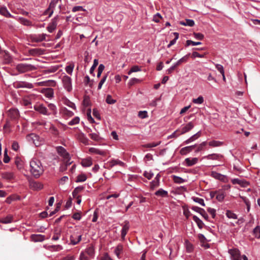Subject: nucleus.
<instances>
[{
    "instance_id": "obj_11",
    "label": "nucleus",
    "mask_w": 260,
    "mask_h": 260,
    "mask_svg": "<svg viewBox=\"0 0 260 260\" xmlns=\"http://www.w3.org/2000/svg\"><path fill=\"white\" fill-rule=\"evenodd\" d=\"M191 209L196 212L200 213L205 220H208V215L204 209L197 206H193Z\"/></svg>"
},
{
    "instance_id": "obj_33",
    "label": "nucleus",
    "mask_w": 260,
    "mask_h": 260,
    "mask_svg": "<svg viewBox=\"0 0 260 260\" xmlns=\"http://www.w3.org/2000/svg\"><path fill=\"white\" fill-rule=\"evenodd\" d=\"M252 235L256 239H260V226L257 225L252 231Z\"/></svg>"
},
{
    "instance_id": "obj_25",
    "label": "nucleus",
    "mask_w": 260,
    "mask_h": 260,
    "mask_svg": "<svg viewBox=\"0 0 260 260\" xmlns=\"http://www.w3.org/2000/svg\"><path fill=\"white\" fill-rule=\"evenodd\" d=\"M2 177L10 181L14 179V175L12 172H5L2 174Z\"/></svg>"
},
{
    "instance_id": "obj_12",
    "label": "nucleus",
    "mask_w": 260,
    "mask_h": 260,
    "mask_svg": "<svg viewBox=\"0 0 260 260\" xmlns=\"http://www.w3.org/2000/svg\"><path fill=\"white\" fill-rule=\"evenodd\" d=\"M56 150L58 153L62 156L64 159H69V154L66 151V149L63 147L62 146H58L56 147Z\"/></svg>"
},
{
    "instance_id": "obj_16",
    "label": "nucleus",
    "mask_w": 260,
    "mask_h": 260,
    "mask_svg": "<svg viewBox=\"0 0 260 260\" xmlns=\"http://www.w3.org/2000/svg\"><path fill=\"white\" fill-rule=\"evenodd\" d=\"M193 127L194 124L192 122H189L187 124L182 126L181 131L180 132V135L188 132L191 129H192Z\"/></svg>"
},
{
    "instance_id": "obj_57",
    "label": "nucleus",
    "mask_w": 260,
    "mask_h": 260,
    "mask_svg": "<svg viewBox=\"0 0 260 260\" xmlns=\"http://www.w3.org/2000/svg\"><path fill=\"white\" fill-rule=\"evenodd\" d=\"M173 34L174 36H175V38L173 40H172V41H170V43L168 45V48H170L171 46L174 45L176 43L177 39L178 38V37H179L178 33L174 32V33H173Z\"/></svg>"
},
{
    "instance_id": "obj_4",
    "label": "nucleus",
    "mask_w": 260,
    "mask_h": 260,
    "mask_svg": "<svg viewBox=\"0 0 260 260\" xmlns=\"http://www.w3.org/2000/svg\"><path fill=\"white\" fill-rule=\"evenodd\" d=\"M8 117L12 120H16L19 117V111L15 108L10 109L7 112Z\"/></svg>"
},
{
    "instance_id": "obj_50",
    "label": "nucleus",
    "mask_w": 260,
    "mask_h": 260,
    "mask_svg": "<svg viewBox=\"0 0 260 260\" xmlns=\"http://www.w3.org/2000/svg\"><path fill=\"white\" fill-rule=\"evenodd\" d=\"M241 198L246 205L247 211H249L250 208V202L249 199L245 197H241Z\"/></svg>"
},
{
    "instance_id": "obj_40",
    "label": "nucleus",
    "mask_w": 260,
    "mask_h": 260,
    "mask_svg": "<svg viewBox=\"0 0 260 260\" xmlns=\"http://www.w3.org/2000/svg\"><path fill=\"white\" fill-rule=\"evenodd\" d=\"M225 215L229 218L234 219H236L238 218V216L231 210H226Z\"/></svg>"
},
{
    "instance_id": "obj_20",
    "label": "nucleus",
    "mask_w": 260,
    "mask_h": 260,
    "mask_svg": "<svg viewBox=\"0 0 260 260\" xmlns=\"http://www.w3.org/2000/svg\"><path fill=\"white\" fill-rule=\"evenodd\" d=\"M31 241L37 242H42L45 240V236L42 235L32 234L30 236Z\"/></svg>"
},
{
    "instance_id": "obj_63",
    "label": "nucleus",
    "mask_w": 260,
    "mask_h": 260,
    "mask_svg": "<svg viewBox=\"0 0 260 260\" xmlns=\"http://www.w3.org/2000/svg\"><path fill=\"white\" fill-rule=\"evenodd\" d=\"M183 214L186 217L187 219H188L190 216L191 215V213L188 210L187 208H185V207L183 206Z\"/></svg>"
},
{
    "instance_id": "obj_6",
    "label": "nucleus",
    "mask_w": 260,
    "mask_h": 260,
    "mask_svg": "<svg viewBox=\"0 0 260 260\" xmlns=\"http://www.w3.org/2000/svg\"><path fill=\"white\" fill-rule=\"evenodd\" d=\"M199 159L197 157H187L182 162V165L185 167H191L197 164Z\"/></svg>"
},
{
    "instance_id": "obj_48",
    "label": "nucleus",
    "mask_w": 260,
    "mask_h": 260,
    "mask_svg": "<svg viewBox=\"0 0 260 260\" xmlns=\"http://www.w3.org/2000/svg\"><path fill=\"white\" fill-rule=\"evenodd\" d=\"M123 250V246L122 245H118L115 248L114 252L117 257L119 256V255L122 252Z\"/></svg>"
},
{
    "instance_id": "obj_37",
    "label": "nucleus",
    "mask_w": 260,
    "mask_h": 260,
    "mask_svg": "<svg viewBox=\"0 0 260 260\" xmlns=\"http://www.w3.org/2000/svg\"><path fill=\"white\" fill-rule=\"evenodd\" d=\"M84 188V187L82 186H78L75 188L72 192L73 198H76V197L78 196V194L82 192Z\"/></svg>"
},
{
    "instance_id": "obj_26",
    "label": "nucleus",
    "mask_w": 260,
    "mask_h": 260,
    "mask_svg": "<svg viewBox=\"0 0 260 260\" xmlns=\"http://www.w3.org/2000/svg\"><path fill=\"white\" fill-rule=\"evenodd\" d=\"M223 144L224 143L223 142L216 141V140H212V141L209 142L208 143H207V144H208L209 145V146H210L211 147H220V146H222L223 145Z\"/></svg>"
},
{
    "instance_id": "obj_30",
    "label": "nucleus",
    "mask_w": 260,
    "mask_h": 260,
    "mask_svg": "<svg viewBox=\"0 0 260 260\" xmlns=\"http://www.w3.org/2000/svg\"><path fill=\"white\" fill-rule=\"evenodd\" d=\"M192 219L193 221L197 223L198 228L200 229H202L204 226V223L196 215H193L192 216Z\"/></svg>"
},
{
    "instance_id": "obj_8",
    "label": "nucleus",
    "mask_w": 260,
    "mask_h": 260,
    "mask_svg": "<svg viewBox=\"0 0 260 260\" xmlns=\"http://www.w3.org/2000/svg\"><path fill=\"white\" fill-rule=\"evenodd\" d=\"M34 109L36 111L43 115H49L51 114V112H49L43 105H36Z\"/></svg>"
},
{
    "instance_id": "obj_29",
    "label": "nucleus",
    "mask_w": 260,
    "mask_h": 260,
    "mask_svg": "<svg viewBox=\"0 0 260 260\" xmlns=\"http://www.w3.org/2000/svg\"><path fill=\"white\" fill-rule=\"evenodd\" d=\"M30 186L31 188L35 190H40L43 187V185L41 183L35 181L31 182Z\"/></svg>"
},
{
    "instance_id": "obj_22",
    "label": "nucleus",
    "mask_w": 260,
    "mask_h": 260,
    "mask_svg": "<svg viewBox=\"0 0 260 260\" xmlns=\"http://www.w3.org/2000/svg\"><path fill=\"white\" fill-rule=\"evenodd\" d=\"M129 228V225L128 221H125L124 225L123 226L121 230V238L124 240L125 235H126Z\"/></svg>"
},
{
    "instance_id": "obj_23",
    "label": "nucleus",
    "mask_w": 260,
    "mask_h": 260,
    "mask_svg": "<svg viewBox=\"0 0 260 260\" xmlns=\"http://www.w3.org/2000/svg\"><path fill=\"white\" fill-rule=\"evenodd\" d=\"M78 138L79 140L82 143H83L85 145H88L89 144V140L86 137L85 135L82 133H81L79 134Z\"/></svg>"
},
{
    "instance_id": "obj_46",
    "label": "nucleus",
    "mask_w": 260,
    "mask_h": 260,
    "mask_svg": "<svg viewBox=\"0 0 260 260\" xmlns=\"http://www.w3.org/2000/svg\"><path fill=\"white\" fill-rule=\"evenodd\" d=\"M204 101V98L202 95H200L197 99H193L192 102L196 104H202Z\"/></svg>"
},
{
    "instance_id": "obj_49",
    "label": "nucleus",
    "mask_w": 260,
    "mask_h": 260,
    "mask_svg": "<svg viewBox=\"0 0 260 260\" xmlns=\"http://www.w3.org/2000/svg\"><path fill=\"white\" fill-rule=\"evenodd\" d=\"M19 21L21 24L26 26H30L32 24L31 22L24 18H20Z\"/></svg>"
},
{
    "instance_id": "obj_19",
    "label": "nucleus",
    "mask_w": 260,
    "mask_h": 260,
    "mask_svg": "<svg viewBox=\"0 0 260 260\" xmlns=\"http://www.w3.org/2000/svg\"><path fill=\"white\" fill-rule=\"evenodd\" d=\"M184 245L187 252L190 253L193 251L194 249V246L188 240L186 239L185 240Z\"/></svg>"
},
{
    "instance_id": "obj_17",
    "label": "nucleus",
    "mask_w": 260,
    "mask_h": 260,
    "mask_svg": "<svg viewBox=\"0 0 260 260\" xmlns=\"http://www.w3.org/2000/svg\"><path fill=\"white\" fill-rule=\"evenodd\" d=\"M46 34H42L38 35H35L31 37V40L33 42H40L46 40Z\"/></svg>"
},
{
    "instance_id": "obj_38",
    "label": "nucleus",
    "mask_w": 260,
    "mask_h": 260,
    "mask_svg": "<svg viewBox=\"0 0 260 260\" xmlns=\"http://www.w3.org/2000/svg\"><path fill=\"white\" fill-rule=\"evenodd\" d=\"M0 13L7 17H11L12 16L11 14L9 12L7 9L6 7H1L0 8Z\"/></svg>"
},
{
    "instance_id": "obj_47",
    "label": "nucleus",
    "mask_w": 260,
    "mask_h": 260,
    "mask_svg": "<svg viewBox=\"0 0 260 260\" xmlns=\"http://www.w3.org/2000/svg\"><path fill=\"white\" fill-rule=\"evenodd\" d=\"M192 199L194 202L199 203L203 206H205V204L203 199L195 197H192Z\"/></svg>"
},
{
    "instance_id": "obj_14",
    "label": "nucleus",
    "mask_w": 260,
    "mask_h": 260,
    "mask_svg": "<svg viewBox=\"0 0 260 260\" xmlns=\"http://www.w3.org/2000/svg\"><path fill=\"white\" fill-rule=\"evenodd\" d=\"M201 136V131L198 132L194 135H192L191 137H190L189 138H188L187 140L183 142V143L181 144V146L184 145L185 144H189L191 142H192L198 139L199 138H200Z\"/></svg>"
},
{
    "instance_id": "obj_7",
    "label": "nucleus",
    "mask_w": 260,
    "mask_h": 260,
    "mask_svg": "<svg viewBox=\"0 0 260 260\" xmlns=\"http://www.w3.org/2000/svg\"><path fill=\"white\" fill-rule=\"evenodd\" d=\"M82 234L78 232L74 233L70 236L71 243L73 245H76L81 240Z\"/></svg>"
},
{
    "instance_id": "obj_44",
    "label": "nucleus",
    "mask_w": 260,
    "mask_h": 260,
    "mask_svg": "<svg viewBox=\"0 0 260 260\" xmlns=\"http://www.w3.org/2000/svg\"><path fill=\"white\" fill-rule=\"evenodd\" d=\"M29 53L30 54L35 56L38 54H41L42 50L40 49H32L29 50Z\"/></svg>"
},
{
    "instance_id": "obj_34",
    "label": "nucleus",
    "mask_w": 260,
    "mask_h": 260,
    "mask_svg": "<svg viewBox=\"0 0 260 260\" xmlns=\"http://www.w3.org/2000/svg\"><path fill=\"white\" fill-rule=\"evenodd\" d=\"M116 165H119L120 166L123 167L124 165V164L118 159H113L109 162V167L110 168H112Z\"/></svg>"
},
{
    "instance_id": "obj_10",
    "label": "nucleus",
    "mask_w": 260,
    "mask_h": 260,
    "mask_svg": "<svg viewBox=\"0 0 260 260\" xmlns=\"http://www.w3.org/2000/svg\"><path fill=\"white\" fill-rule=\"evenodd\" d=\"M58 16H56L51 21V22L48 24L47 29L49 32H52L56 28L57 24V20Z\"/></svg>"
},
{
    "instance_id": "obj_31",
    "label": "nucleus",
    "mask_w": 260,
    "mask_h": 260,
    "mask_svg": "<svg viewBox=\"0 0 260 260\" xmlns=\"http://www.w3.org/2000/svg\"><path fill=\"white\" fill-rule=\"evenodd\" d=\"M180 24L184 26H193L194 25V22L192 19H186L184 21H180Z\"/></svg>"
},
{
    "instance_id": "obj_2",
    "label": "nucleus",
    "mask_w": 260,
    "mask_h": 260,
    "mask_svg": "<svg viewBox=\"0 0 260 260\" xmlns=\"http://www.w3.org/2000/svg\"><path fill=\"white\" fill-rule=\"evenodd\" d=\"M16 69L19 73H24L27 72L34 71L37 69V68L30 64L19 63L16 66Z\"/></svg>"
},
{
    "instance_id": "obj_60",
    "label": "nucleus",
    "mask_w": 260,
    "mask_h": 260,
    "mask_svg": "<svg viewBox=\"0 0 260 260\" xmlns=\"http://www.w3.org/2000/svg\"><path fill=\"white\" fill-rule=\"evenodd\" d=\"M179 66V60H178L177 61H176L175 63H174V65L172 67H171L170 68H169L168 70V74H170L173 71L175 70L176 69H177L178 66Z\"/></svg>"
},
{
    "instance_id": "obj_36",
    "label": "nucleus",
    "mask_w": 260,
    "mask_h": 260,
    "mask_svg": "<svg viewBox=\"0 0 260 260\" xmlns=\"http://www.w3.org/2000/svg\"><path fill=\"white\" fill-rule=\"evenodd\" d=\"M13 216L9 215L6 217L0 219V222L5 224L11 223L13 221Z\"/></svg>"
},
{
    "instance_id": "obj_1",
    "label": "nucleus",
    "mask_w": 260,
    "mask_h": 260,
    "mask_svg": "<svg viewBox=\"0 0 260 260\" xmlns=\"http://www.w3.org/2000/svg\"><path fill=\"white\" fill-rule=\"evenodd\" d=\"M30 172L35 178H38L44 172V168L41 161L37 158L32 159L30 162Z\"/></svg>"
},
{
    "instance_id": "obj_55",
    "label": "nucleus",
    "mask_w": 260,
    "mask_h": 260,
    "mask_svg": "<svg viewBox=\"0 0 260 260\" xmlns=\"http://www.w3.org/2000/svg\"><path fill=\"white\" fill-rule=\"evenodd\" d=\"M98 63H99L98 59H94V61H93V64L92 66L91 67V68L90 69V73L91 74H93L95 69L96 68V67L98 65Z\"/></svg>"
},
{
    "instance_id": "obj_43",
    "label": "nucleus",
    "mask_w": 260,
    "mask_h": 260,
    "mask_svg": "<svg viewBox=\"0 0 260 260\" xmlns=\"http://www.w3.org/2000/svg\"><path fill=\"white\" fill-rule=\"evenodd\" d=\"M81 164L83 167H90L92 164L91 159H84L82 160Z\"/></svg>"
},
{
    "instance_id": "obj_61",
    "label": "nucleus",
    "mask_w": 260,
    "mask_h": 260,
    "mask_svg": "<svg viewBox=\"0 0 260 260\" xmlns=\"http://www.w3.org/2000/svg\"><path fill=\"white\" fill-rule=\"evenodd\" d=\"M107 76H108V75L107 74L106 75H104L102 79H101V80L100 81V82L99 83L98 88V89H101L102 85H103V84L105 83V82L106 81V80L107 79Z\"/></svg>"
},
{
    "instance_id": "obj_18",
    "label": "nucleus",
    "mask_w": 260,
    "mask_h": 260,
    "mask_svg": "<svg viewBox=\"0 0 260 260\" xmlns=\"http://www.w3.org/2000/svg\"><path fill=\"white\" fill-rule=\"evenodd\" d=\"M223 156L220 154L212 153L205 156L203 158L211 160H220Z\"/></svg>"
},
{
    "instance_id": "obj_64",
    "label": "nucleus",
    "mask_w": 260,
    "mask_h": 260,
    "mask_svg": "<svg viewBox=\"0 0 260 260\" xmlns=\"http://www.w3.org/2000/svg\"><path fill=\"white\" fill-rule=\"evenodd\" d=\"M89 257L86 254V253L82 252L80 254V260H89Z\"/></svg>"
},
{
    "instance_id": "obj_5",
    "label": "nucleus",
    "mask_w": 260,
    "mask_h": 260,
    "mask_svg": "<svg viewBox=\"0 0 260 260\" xmlns=\"http://www.w3.org/2000/svg\"><path fill=\"white\" fill-rule=\"evenodd\" d=\"M62 81L64 87L68 91H71L72 89L71 78L68 76H64L63 77Z\"/></svg>"
},
{
    "instance_id": "obj_24",
    "label": "nucleus",
    "mask_w": 260,
    "mask_h": 260,
    "mask_svg": "<svg viewBox=\"0 0 260 260\" xmlns=\"http://www.w3.org/2000/svg\"><path fill=\"white\" fill-rule=\"evenodd\" d=\"M207 145V142L206 141L203 142L199 145L196 146V149L194 152L196 153H198L200 151H204L206 149V146Z\"/></svg>"
},
{
    "instance_id": "obj_15",
    "label": "nucleus",
    "mask_w": 260,
    "mask_h": 260,
    "mask_svg": "<svg viewBox=\"0 0 260 260\" xmlns=\"http://www.w3.org/2000/svg\"><path fill=\"white\" fill-rule=\"evenodd\" d=\"M197 144L184 147L180 150V154L182 155H186L191 152L196 147Z\"/></svg>"
},
{
    "instance_id": "obj_41",
    "label": "nucleus",
    "mask_w": 260,
    "mask_h": 260,
    "mask_svg": "<svg viewBox=\"0 0 260 260\" xmlns=\"http://www.w3.org/2000/svg\"><path fill=\"white\" fill-rule=\"evenodd\" d=\"M179 188L177 187L173 188L170 192V196L175 200H177Z\"/></svg>"
},
{
    "instance_id": "obj_28",
    "label": "nucleus",
    "mask_w": 260,
    "mask_h": 260,
    "mask_svg": "<svg viewBox=\"0 0 260 260\" xmlns=\"http://www.w3.org/2000/svg\"><path fill=\"white\" fill-rule=\"evenodd\" d=\"M43 93H44L46 96L50 98L53 96L54 91L52 88H47L43 89Z\"/></svg>"
},
{
    "instance_id": "obj_52",
    "label": "nucleus",
    "mask_w": 260,
    "mask_h": 260,
    "mask_svg": "<svg viewBox=\"0 0 260 260\" xmlns=\"http://www.w3.org/2000/svg\"><path fill=\"white\" fill-rule=\"evenodd\" d=\"M202 43L201 42H193L191 40H187L186 42V46H189L190 45L196 46L201 45Z\"/></svg>"
},
{
    "instance_id": "obj_56",
    "label": "nucleus",
    "mask_w": 260,
    "mask_h": 260,
    "mask_svg": "<svg viewBox=\"0 0 260 260\" xmlns=\"http://www.w3.org/2000/svg\"><path fill=\"white\" fill-rule=\"evenodd\" d=\"M141 70V68L139 66H134L132 67L131 70L128 71V74L130 75L132 73L139 72Z\"/></svg>"
},
{
    "instance_id": "obj_54",
    "label": "nucleus",
    "mask_w": 260,
    "mask_h": 260,
    "mask_svg": "<svg viewBox=\"0 0 260 260\" xmlns=\"http://www.w3.org/2000/svg\"><path fill=\"white\" fill-rule=\"evenodd\" d=\"M205 56V54H200L197 51H193L191 56L192 58H195L196 57L203 58Z\"/></svg>"
},
{
    "instance_id": "obj_62",
    "label": "nucleus",
    "mask_w": 260,
    "mask_h": 260,
    "mask_svg": "<svg viewBox=\"0 0 260 260\" xmlns=\"http://www.w3.org/2000/svg\"><path fill=\"white\" fill-rule=\"evenodd\" d=\"M90 138L93 140L98 141L100 140V137L98 134L95 133H91L89 135Z\"/></svg>"
},
{
    "instance_id": "obj_59",
    "label": "nucleus",
    "mask_w": 260,
    "mask_h": 260,
    "mask_svg": "<svg viewBox=\"0 0 260 260\" xmlns=\"http://www.w3.org/2000/svg\"><path fill=\"white\" fill-rule=\"evenodd\" d=\"M193 35L194 38L199 40H202L204 38V35L200 32H194Z\"/></svg>"
},
{
    "instance_id": "obj_32",
    "label": "nucleus",
    "mask_w": 260,
    "mask_h": 260,
    "mask_svg": "<svg viewBox=\"0 0 260 260\" xmlns=\"http://www.w3.org/2000/svg\"><path fill=\"white\" fill-rule=\"evenodd\" d=\"M83 252L86 253L90 258H93L94 254V250L93 247H87Z\"/></svg>"
},
{
    "instance_id": "obj_35",
    "label": "nucleus",
    "mask_w": 260,
    "mask_h": 260,
    "mask_svg": "<svg viewBox=\"0 0 260 260\" xmlns=\"http://www.w3.org/2000/svg\"><path fill=\"white\" fill-rule=\"evenodd\" d=\"M15 164L18 170H21L23 168V162L22 159L18 157L15 158Z\"/></svg>"
},
{
    "instance_id": "obj_42",
    "label": "nucleus",
    "mask_w": 260,
    "mask_h": 260,
    "mask_svg": "<svg viewBox=\"0 0 260 260\" xmlns=\"http://www.w3.org/2000/svg\"><path fill=\"white\" fill-rule=\"evenodd\" d=\"M155 194L156 196L166 197L168 196V192L162 189H159L158 190L155 192Z\"/></svg>"
},
{
    "instance_id": "obj_3",
    "label": "nucleus",
    "mask_w": 260,
    "mask_h": 260,
    "mask_svg": "<svg viewBox=\"0 0 260 260\" xmlns=\"http://www.w3.org/2000/svg\"><path fill=\"white\" fill-rule=\"evenodd\" d=\"M210 176L216 180L226 183L229 181L228 177L224 175L219 173L216 171H211Z\"/></svg>"
},
{
    "instance_id": "obj_51",
    "label": "nucleus",
    "mask_w": 260,
    "mask_h": 260,
    "mask_svg": "<svg viewBox=\"0 0 260 260\" xmlns=\"http://www.w3.org/2000/svg\"><path fill=\"white\" fill-rule=\"evenodd\" d=\"M160 143V142H157V143L153 142V143L143 145L142 147L144 148H152V147H154L158 146Z\"/></svg>"
},
{
    "instance_id": "obj_53",
    "label": "nucleus",
    "mask_w": 260,
    "mask_h": 260,
    "mask_svg": "<svg viewBox=\"0 0 260 260\" xmlns=\"http://www.w3.org/2000/svg\"><path fill=\"white\" fill-rule=\"evenodd\" d=\"M106 102L108 104H114L116 103V101L113 99L111 95H108L106 97Z\"/></svg>"
},
{
    "instance_id": "obj_39",
    "label": "nucleus",
    "mask_w": 260,
    "mask_h": 260,
    "mask_svg": "<svg viewBox=\"0 0 260 260\" xmlns=\"http://www.w3.org/2000/svg\"><path fill=\"white\" fill-rule=\"evenodd\" d=\"M61 230L59 229H56L54 231V235L52 237L53 240H58L60 236Z\"/></svg>"
},
{
    "instance_id": "obj_27",
    "label": "nucleus",
    "mask_w": 260,
    "mask_h": 260,
    "mask_svg": "<svg viewBox=\"0 0 260 260\" xmlns=\"http://www.w3.org/2000/svg\"><path fill=\"white\" fill-rule=\"evenodd\" d=\"M89 151L91 153H94L103 156H104L106 154V152L105 151L100 150L93 147L90 148L89 149Z\"/></svg>"
},
{
    "instance_id": "obj_58",
    "label": "nucleus",
    "mask_w": 260,
    "mask_h": 260,
    "mask_svg": "<svg viewBox=\"0 0 260 260\" xmlns=\"http://www.w3.org/2000/svg\"><path fill=\"white\" fill-rule=\"evenodd\" d=\"M79 121L80 118L78 117H75L68 123V124L70 125H74L78 124L79 122Z\"/></svg>"
},
{
    "instance_id": "obj_45",
    "label": "nucleus",
    "mask_w": 260,
    "mask_h": 260,
    "mask_svg": "<svg viewBox=\"0 0 260 260\" xmlns=\"http://www.w3.org/2000/svg\"><path fill=\"white\" fill-rule=\"evenodd\" d=\"M224 198L225 194L223 192L220 193L219 191L216 196V200L220 202H222L224 200Z\"/></svg>"
},
{
    "instance_id": "obj_9",
    "label": "nucleus",
    "mask_w": 260,
    "mask_h": 260,
    "mask_svg": "<svg viewBox=\"0 0 260 260\" xmlns=\"http://www.w3.org/2000/svg\"><path fill=\"white\" fill-rule=\"evenodd\" d=\"M61 0H52L50 5L49 8L44 12L45 15H49V17H51L53 13V9L55 7L56 4L59 2H61Z\"/></svg>"
},
{
    "instance_id": "obj_21",
    "label": "nucleus",
    "mask_w": 260,
    "mask_h": 260,
    "mask_svg": "<svg viewBox=\"0 0 260 260\" xmlns=\"http://www.w3.org/2000/svg\"><path fill=\"white\" fill-rule=\"evenodd\" d=\"M160 177V175L158 174L155 177L154 180L151 182L150 187L152 189H154L156 187L159 186Z\"/></svg>"
},
{
    "instance_id": "obj_13",
    "label": "nucleus",
    "mask_w": 260,
    "mask_h": 260,
    "mask_svg": "<svg viewBox=\"0 0 260 260\" xmlns=\"http://www.w3.org/2000/svg\"><path fill=\"white\" fill-rule=\"evenodd\" d=\"M15 86L17 88H31L33 87V85L31 83L24 81H19L16 82L15 83Z\"/></svg>"
}]
</instances>
